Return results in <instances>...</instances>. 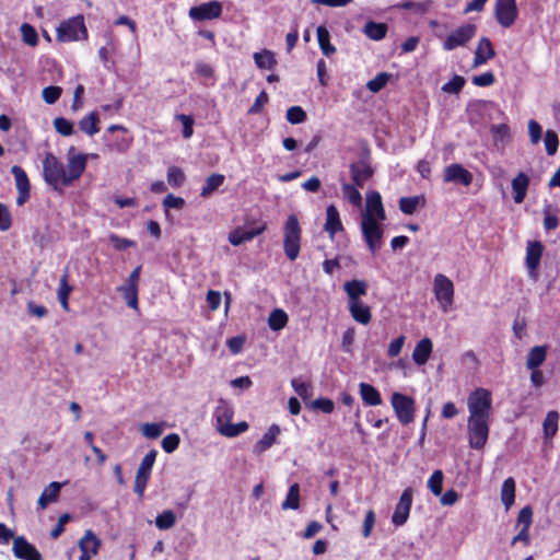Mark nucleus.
<instances>
[{
    "label": "nucleus",
    "mask_w": 560,
    "mask_h": 560,
    "mask_svg": "<svg viewBox=\"0 0 560 560\" xmlns=\"http://www.w3.org/2000/svg\"><path fill=\"white\" fill-rule=\"evenodd\" d=\"M392 74L387 72H380L372 80L368 81L366 89L373 93L383 90L389 81Z\"/></svg>",
    "instance_id": "3c124183"
},
{
    "label": "nucleus",
    "mask_w": 560,
    "mask_h": 560,
    "mask_svg": "<svg viewBox=\"0 0 560 560\" xmlns=\"http://www.w3.org/2000/svg\"><path fill=\"white\" fill-rule=\"evenodd\" d=\"M495 50L488 37H481L475 50L474 67H479L494 58Z\"/></svg>",
    "instance_id": "5701e85b"
},
{
    "label": "nucleus",
    "mask_w": 560,
    "mask_h": 560,
    "mask_svg": "<svg viewBox=\"0 0 560 560\" xmlns=\"http://www.w3.org/2000/svg\"><path fill=\"white\" fill-rule=\"evenodd\" d=\"M433 293L444 312H448L454 302V284L443 273L435 275L433 279Z\"/></svg>",
    "instance_id": "0eeeda50"
},
{
    "label": "nucleus",
    "mask_w": 560,
    "mask_h": 560,
    "mask_svg": "<svg viewBox=\"0 0 560 560\" xmlns=\"http://www.w3.org/2000/svg\"><path fill=\"white\" fill-rule=\"evenodd\" d=\"M343 197L354 207H360L362 203V196L354 184H342L341 186Z\"/></svg>",
    "instance_id": "09e8293b"
},
{
    "label": "nucleus",
    "mask_w": 560,
    "mask_h": 560,
    "mask_svg": "<svg viewBox=\"0 0 560 560\" xmlns=\"http://www.w3.org/2000/svg\"><path fill=\"white\" fill-rule=\"evenodd\" d=\"M431 4H432V2L430 0H427L423 2H415L411 0H407V1L395 4L394 8L411 11L416 14L422 15V14H425L430 10Z\"/></svg>",
    "instance_id": "79ce46f5"
},
{
    "label": "nucleus",
    "mask_w": 560,
    "mask_h": 560,
    "mask_svg": "<svg viewBox=\"0 0 560 560\" xmlns=\"http://www.w3.org/2000/svg\"><path fill=\"white\" fill-rule=\"evenodd\" d=\"M176 523V515L173 510H165L155 518V526L161 530L172 528Z\"/></svg>",
    "instance_id": "49530a36"
},
{
    "label": "nucleus",
    "mask_w": 560,
    "mask_h": 560,
    "mask_svg": "<svg viewBox=\"0 0 560 560\" xmlns=\"http://www.w3.org/2000/svg\"><path fill=\"white\" fill-rule=\"evenodd\" d=\"M56 38L59 42L68 43L88 38V30L83 15L70 18L62 21L56 30Z\"/></svg>",
    "instance_id": "20e7f679"
},
{
    "label": "nucleus",
    "mask_w": 560,
    "mask_h": 560,
    "mask_svg": "<svg viewBox=\"0 0 560 560\" xmlns=\"http://www.w3.org/2000/svg\"><path fill=\"white\" fill-rule=\"evenodd\" d=\"M100 547L101 539L91 529H88L79 540L81 552L79 560H91L93 556L97 555Z\"/></svg>",
    "instance_id": "6ab92c4d"
},
{
    "label": "nucleus",
    "mask_w": 560,
    "mask_h": 560,
    "mask_svg": "<svg viewBox=\"0 0 560 560\" xmlns=\"http://www.w3.org/2000/svg\"><path fill=\"white\" fill-rule=\"evenodd\" d=\"M302 228L295 214H290L283 226V252L290 261H294L301 252Z\"/></svg>",
    "instance_id": "f257e3e1"
},
{
    "label": "nucleus",
    "mask_w": 560,
    "mask_h": 560,
    "mask_svg": "<svg viewBox=\"0 0 560 560\" xmlns=\"http://www.w3.org/2000/svg\"><path fill=\"white\" fill-rule=\"evenodd\" d=\"M530 179L524 172H520L511 183L513 190V200L515 203H522L527 195Z\"/></svg>",
    "instance_id": "393cba45"
},
{
    "label": "nucleus",
    "mask_w": 560,
    "mask_h": 560,
    "mask_svg": "<svg viewBox=\"0 0 560 560\" xmlns=\"http://www.w3.org/2000/svg\"><path fill=\"white\" fill-rule=\"evenodd\" d=\"M544 252V245L539 241L529 242L526 248V267L533 279L537 278V270Z\"/></svg>",
    "instance_id": "aec40b11"
},
{
    "label": "nucleus",
    "mask_w": 560,
    "mask_h": 560,
    "mask_svg": "<svg viewBox=\"0 0 560 560\" xmlns=\"http://www.w3.org/2000/svg\"><path fill=\"white\" fill-rule=\"evenodd\" d=\"M176 119L183 125V137L185 139L191 138L194 133V117L190 115L178 114L176 115Z\"/></svg>",
    "instance_id": "e2e57ef3"
},
{
    "label": "nucleus",
    "mask_w": 560,
    "mask_h": 560,
    "mask_svg": "<svg viewBox=\"0 0 560 560\" xmlns=\"http://www.w3.org/2000/svg\"><path fill=\"white\" fill-rule=\"evenodd\" d=\"M248 423L246 421H241L236 424L230 423L229 425L221 427V434L226 438H235L248 430Z\"/></svg>",
    "instance_id": "6e6d98bb"
},
{
    "label": "nucleus",
    "mask_w": 560,
    "mask_h": 560,
    "mask_svg": "<svg viewBox=\"0 0 560 560\" xmlns=\"http://www.w3.org/2000/svg\"><path fill=\"white\" fill-rule=\"evenodd\" d=\"M399 210L404 214L411 215L416 212L418 207L425 206V198L423 195H417L411 197H401L398 201Z\"/></svg>",
    "instance_id": "473e14b6"
},
{
    "label": "nucleus",
    "mask_w": 560,
    "mask_h": 560,
    "mask_svg": "<svg viewBox=\"0 0 560 560\" xmlns=\"http://www.w3.org/2000/svg\"><path fill=\"white\" fill-rule=\"evenodd\" d=\"M233 415H234L233 409L230 406H228L225 402H222L214 409L213 416L215 418L217 428L220 433H221V427L229 425L231 423Z\"/></svg>",
    "instance_id": "ea45409f"
},
{
    "label": "nucleus",
    "mask_w": 560,
    "mask_h": 560,
    "mask_svg": "<svg viewBox=\"0 0 560 560\" xmlns=\"http://www.w3.org/2000/svg\"><path fill=\"white\" fill-rule=\"evenodd\" d=\"M223 5L218 0L203 2L199 5L191 7L188 15L192 21H210L219 19L222 15Z\"/></svg>",
    "instance_id": "9d476101"
},
{
    "label": "nucleus",
    "mask_w": 560,
    "mask_h": 560,
    "mask_svg": "<svg viewBox=\"0 0 560 560\" xmlns=\"http://www.w3.org/2000/svg\"><path fill=\"white\" fill-rule=\"evenodd\" d=\"M11 173L15 179V186L19 192L16 205L23 206L28 199L31 194V184L26 172L19 165L11 167Z\"/></svg>",
    "instance_id": "dca6fc26"
},
{
    "label": "nucleus",
    "mask_w": 560,
    "mask_h": 560,
    "mask_svg": "<svg viewBox=\"0 0 560 560\" xmlns=\"http://www.w3.org/2000/svg\"><path fill=\"white\" fill-rule=\"evenodd\" d=\"M166 177L167 183L174 188L180 187L186 179L183 170L178 166H170L167 170Z\"/></svg>",
    "instance_id": "864d4df0"
},
{
    "label": "nucleus",
    "mask_w": 560,
    "mask_h": 560,
    "mask_svg": "<svg viewBox=\"0 0 560 560\" xmlns=\"http://www.w3.org/2000/svg\"><path fill=\"white\" fill-rule=\"evenodd\" d=\"M280 434V428L278 424H271L267 432L261 436L260 440L256 442L254 445V452L256 454H262L267 450H269L277 441L278 435Z\"/></svg>",
    "instance_id": "bb28decb"
},
{
    "label": "nucleus",
    "mask_w": 560,
    "mask_h": 560,
    "mask_svg": "<svg viewBox=\"0 0 560 560\" xmlns=\"http://www.w3.org/2000/svg\"><path fill=\"white\" fill-rule=\"evenodd\" d=\"M88 155L79 153L68 159V171H66V186H70L79 179L86 168Z\"/></svg>",
    "instance_id": "a211bd4d"
},
{
    "label": "nucleus",
    "mask_w": 560,
    "mask_h": 560,
    "mask_svg": "<svg viewBox=\"0 0 560 560\" xmlns=\"http://www.w3.org/2000/svg\"><path fill=\"white\" fill-rule=\"evenodd\" d=\"M547 355V349L544 346H535L530 349L527 360H526V366L529 370H534L539 368L544 361L546 360Z\"/></svg>",
    "instance_id": "58836bf2"
},
{
    "label": "nucleus",
    "mask_w": 560,
    "mask_h": 560,
    "mask_svg": "<svg viewBox=\"0 0 560 560\" xmlns=\"http://www.w3.org/2000/svg\"><path fill=\"white\" fill-rule=\"evenodd\" d=\"M388 27L385 23H377L374 21H369L364 25V34L373 40H381L385 38L387 34Z\"/></svg>",
    "instance_id": "4c0bfd02"
},
{
    "label": "nucleus",
    "mask_w": 560,
    "mask_h": 560,
    "mask_svg": "<svg viewBox=\"0 0 560 560\" xmlns=\"http://www.w3.org/2000/svg\"><path fill=\"white\" fill-rule=\"evenodd\" d=\"M352 182L359 188H363L365 183L372 178L374 170L368 161L361 160L353 162L349 166Z\"/></svg>",
    "instance_id": "412c9836"
},
{
    "label": "nucleus",
    "mask_w": 560,
    "mask_h": 560,
    "mask_svg": "<svg viewBox=\"0 0 560 560\" xmlns=\"http://www.w3.org/2000/svg\"><path fill=\"white\" fill-rule=\"evenodd\" d=\"M225 176L223 174L213 173L207 179L201 189L200 196L206 198L213 194L220 186L223 185Z\"/></svg>",
    "instance_id": "37998d69"
},
{
    "label": "nucleus",
    "mask_w": 560,
    "mask_h": 560,
    "mask_svg": "<svg viewBox=\"0 0 560 560\" xmlns=\"http://www.w3.org/2000/svg\"><path fill=\"white\" fill-rule=\"evenodd\" d=\"M21 35H22V40L31 46V47H35L38 45V34L35 30V27L28 23H23L21 25Z\"/></svg>",
    "instance_id": "603ef678"
},
{
    "label": "nucleus",
    "mask_w": 560,
    "mask_h": 560,
    "mask_svg": "<svg viewBox=\"0 0 560 560\" xmlns=\"http://www.w3.org/2000/svg\"><path fill=\"white\" fill-rule=\"evenodd\" d=\"M359 393L365 406L375 407L383 402L380 390L369 383L361 382Z\"/></svg>",
    "instance_id": "a878e982"
},
{
    "label": "nucleus",
    "mask_w": 560,
    "mask_h": 560,
    "mask_svg": "<svg viewBox=\"0 0 560 560\" xmlns=\"http://www.w3.org/2000/svg\"><path fill=\"white\" fill-rule=\"evenodd\" d=\"M349 312L352 318L361 324L368 325L372 319V313L369 305L364 304L362 301L351 302L348 305Z\"/></svg>",
    "instance_id": "cd10ccee"
},
{
    "label": "nucleus",
    "mask_w": 560,
    "mask_h": 560,
    "mask_svg": "<svg viewBox=\"0 0 560 560\" xmlns=\"http://www.w3.org/2000/svg\"><path fill=\"white\" fill-rule=\"evenodd\" d=\"M515 480L512 477L506 478L501 488V501L509 511L515 502Z\"/></svg>",
    "instance_id": "c9c22d12"
},
{
    "label": "nucleus",
    "mask_w": 560,
    "mask_h": 560,
    "mask_svg": "<svg viewBox=\"0 0 560 560\" xmlns=\"http://www.w3.org/2000/svg\"><path fill=\"white\" fill-rule=\"evenodd\" d=\"M12 551L20 560H43L40 552L24 536L13 539Z\"/></svg>",
    "instance_id": "4468645a"
},
{
    "label": "nucleus",
    "mask_w": 560,
    "mask_h": 560,
    "mask_svg": "<svg viewBox=\"0 0 560 560\" xmlns=\"http://www.w3.org/2000/svg\"><path fill=\"white\" fill-rule=\"evenodd\" d=\"M255 65L259 69H273L277 65L275 54L271 50L264 49L254 54Z\"/></svg>",
    "instance_id": "a19ab883"
},
{
    "label": "nucleus",
    "mask_w": 560,
    "mask_h": 560,
    "mask_svg": "<svg viewBox=\"0 0 560 560\" xmlns=\"http://www.w3.org/2000/svg\"><path fill=\"white\" fill-rule=\"evenodd\" d=\"M559 145L558 135L553 130H547L545 133V148L548 155H553Z\"/></svg>",
    "instance_id": "680f3d73"
},
{
    "label": "nucleus",
    "mask_w": 560,
    "mask_h": 560,
    "mask_svg": "<svg viewBox=\"0 0 560 560\" xmlns=\"http://www.w3.org/2000/svg\"><path fill=\"white\" fill-rule=\"evenodd\" d=\"M343 289L349 298V303L361 301L360 296L365 295L368 284L363 280H350L343 285Z\"/></svg>",
    "instance_id": "2f4dec72"
},
{
    "label": "nucleus",
    "mask_w": 560,
    "mask_h": 560,
    "mask_svg": "<svg viewBox=\"0 0 560 560\" xmlns=\"http://www.w3.org/2000/svg\"><path fill=\"white\" fill-rule=\"evenodd\" d=\"M324 230L328 233L330 240H334L338 232L343 231L340 214L335 205H329L326 208V222L324 224Z\"/></svg>",
    "instance_id": "b1692460"
},
{
    "label": "nucleus",
    "mask_w": 560,
    "mask_h": 560,
    "mask_svg": "<svg viewBox=\"0 0 560 560\" xmlns=\"http://www.w3.org/2000/svg\"><path fill=\"white\" fill-rule=\"evenodd\" d=\"M559 412L550 410L547 412L546 418L542 422V432L545 440H551L558 432L559 428Z\"/></svg>",
    "instance_id": "72a5a7b5"
},
{
    "label": "nucleus",
    "mask_w": 560,
    "mask_h": 560,
    "mask_svg": "<svg viewBox=\"0 0 560 560\" xmlns=\"http://www.w3.org/2000/svg\"><path fill=\"white\" fill-rule=\"evenodd\" d=\"M266 229L267 224L265 222L252 229L236 228L229 234V242L234 246L242 245L243 243L248 242L264 233Z\"/></svg>",
    "instance_id": "4be33fe9"
},
{
    "label": "nucleus",
    "mask_w": 560,
    "mask_h": 560,
    "mask_svg": "<svg viewBox=\"0 0 560 560\" xmlns=\"http://www.w3.org/2000/svg\"><path fill=\"white\" fill-rule=\"evenodd\" d=\"M54 127L58 133L65 137H69L74 132L73 124L63 117L55 118Z\"/></svg>",
    "instance_id": "bf43d9fd"
},
{
    "label": "nucleus",
    "mask_w": 560,
    "mask_h": 560,
    "mask_svg": "<svg viewBox=\"0 0 560 560\" xmlns=\"http://www.w3.org/2000/svg\"><path fill=\"white\" fill-rule=\"evenodd\" d=\"M468 443L474 450H481L486 445L490 432V418H468Z\"/></svg>",
    "instance_id": "39448f33"
},
{
    "label": "nucleus",
    "mask_w": 560,
    "mask_h": 560,
    "mask_svg": "<svg viewBox=\"0 0 560 560\" xmlns=\"http://www.w3.org/2000/svg\"><path fill=\"white\" fill-rule=\"evenodd\" d=\"M109 241L116 250H126L127 248L133 247L136 245L135 241L120 237L117 234H110Z\"/></svg>",
    "instance_id": "69168bd1"
},
{
    "label": "nucleus",
    "mask_w": 560,
    "mask_h": 560,
    "mask_svg": "<svg viewBox=\"0 0 560 560\" xmlns=\"http://www.w3.org/2000/svg\"><path fill=\"white\" fill-rule=\"evenodd\" d=\"M282 510H298L300 508V486H290L285 500L281 504Z\"/></svg>",
    "instance_id": "a18cd8bd"
},
{
    "label": "nucleus",
    "mask_w": 560,
    "mask_h": 560,
    "mask_svg": "<svg viewBox=\"0 0 560 560\" xmlns=\"http://www.w3.org/2000/svg\"><path fill=\"white\" fill-rule=\"evenodd\" d=\"M494 15L501 26H512L517 18L516 0H497Z\"/></svg>",
    "instance_id": "f8f14e48"
},
{
    "label": "nucleus",
    "mask_w": 560,
    "mask_h": 560,
    "mask_svg": "<svg viewBox=\"0 0 560 560\" xmlns=\"http://www.w3.org/2000/svg\"><path fill=\"white\" fill-rule=\"evenodd\" d=\"M285 117H287V120L292 125L302 124L307 118L305 110L299 105L291 106L287 110Z\"/></svg>",
    "instance_id": "4d7b16f0"
},
{
    "label": "nucleus",
    "mask_w": 560,
    "mask_h": 560,
    "mask_svg": "<svg viewBox=\"0 0 560 560\" xmlns=\"http://www.w3.org/2000/svg\"><path fill=\"white\" fill-rule=\"evenodd\" d=\"M288 320L287 313L281 308H276L268 317V326L271 330L278 331L287 326Z\"/></svg>",
    "instance_id": "c03bdc74"
},
{
    "label": "nucleus",
    "mask_w": 560,
    "mask_h": 560,
    "mask_svg": "<svg viewBox=\"0 0 560 560\" xmlns=\"http://www.w3.org/2000/svg\"><path fill=\"white\" fill-rule=\"evenodd\" d=\"M412 489L406 488L400 498L398 503L396 504L395 511L392 515V523L395 526H402L409 518L411 505H412Z\"/></svg>",
    "instance_id": "ddd939ff"
},
{
    "label": "nucleus",
    "mask_w": 560,
    "mask_h": 560,
    "mask_svg": "<svg viewBox=\"0 0 560 560\" xmlns=\"http://www.w3.org/2000/svg\"><path fill=\"white\" fill-rule=\"evenodd\" d=\"M141 431L148 439H158L163 432V427L160 423H144Z\"/></svg>",
    "instance_id": "774afa93"
},
{
    "label": "nucleus",
    "mask_w": 560,
    "mask_h": 560,
    "mask_svg": "<svg viewBox=\"0 0 560 560\" xmlns=\"http://www.w3.org/2000/svg\"><path fill=\"white\" fill-rule=\"evenodd\" d=\"M156 450L149 451L141 460L137 470L133 491L138 494L139 499L143 498L144 490L151 477V471L156 459Z\"/></svg>",
    "instance_id": "6e6552de"
},
{
    "label": "nucleus",
    "mask_w": 560,
    "mask_h": 560,
    "mask_svg": "<svg viewBox=\"0 0 560 560\" xmlns=\"http://www.w3.org/2000/svg\"><path fill=\"white\" fill-rule=\"evenodd\" d=\"M477 32L476 24L466 23L455 28L443 42L444 50H454L459 46H465Z\"/></svg>",
    "instance_id": "1a4fd4ad"
},
{
    "label": "nucleus",
    "mask_w": 560,
    "mask_h": 560,
    "mask_svg": "<svg viewBox=\"0 0 560 560\" xmlns=\"http://www.w3.org/2000/svg\"><path fill=\"white\" fill-rule=\"evenodd\" d=\"M98 124V114L96 112H92L79 121V128L84 133L89 136H94L100 131Z\"/></svg>",
    "instance_id": "e433bc0d"
},
{
    "label": "nucleus",
    "mask_w": 560,
    "mask_h": 560,
    "mask_svg": "<svg viewBox=\"0 0 560 560\" xmlns=\"http://www.w3.org/2000/svg\"><path fill=\"white\" fill-rule=\"evenodd\" d=\"M533 523V509L529 505L524 506L518 512L515 528L529 529Z\"/></svg>",
    "instance_id": "8fccbe9b"
},
{
    "label": "nucleus",
    "mask_w": 560,
    "mask_h": 560,
    "mask_svg": "<svg viewBox=\"0 0 560 560\" xmlns=\"http://www.w3.org/2000/svg\"><path fill=\"white\" fill-rule=\"evenodd\" d=\"M471 82L481 88L490 86L495 82V75L492 71H487L471 78Z\"/></svg>",
    "instance_id": "0e129e2a"
},
{
    "label": "nucleus",
    "mask_w": 560,
    "mask_h": 560,
    "mask_svg": "<svg viewBox=\"0 0 560 560\" xmlns=\"http://www.w3.org/2000/svg\"><path fill=\"white\" fill-rule=\"evenodd\" d=\"M472 174L458 163L446 166L443 174L445 183H457L464 186H469L472 183Z\"/></svg>",
    "instance_id": "f3484780"
},
{
    "label": "nucleus",
    "mask_w": 560,
    "mask_h": 560,
    "mask_svg": "<svg viewBox=\"0 0 560 560\" xmlns=\"http://www.w3.org/2000/svg\"><path fill=\"white\" fill-rule=\"evenodd\" d=\"M390 402L398 421L402 425H407L413 421L416 408L412 397L395 392L390 397Z\"/></svg>",
    "instance_id": "423d86ee"
},
{
    "label": "nucleus",
    "mask_w": 560,
    "mask_h": 560,
    "mask_svg": "<svg viewBox=\"0 0 560 560\" xmlns=\"http://www.w3.org/2000/svg\"><path fill=\"white\" fill-rule=\"evenodd\" d=\"M318 46L326 57H331L336 52V47L330 43V34L325 25L317 27Z\"/></svg>",
    "instance_id": "f704fd0d"
},
{
    "label": "nucleus",
    "mask_w": 560,
    "mask_h": 560,
    "mask_svg": "<svg viewBox=\"0 0 560 560\" xmlns=\"http://www.w3.org/2000/svg\"><path fill=\"white\" fill-rule=\"evenodd\" d=\"M61 483L52 481L44 489L37 500V509L44 510L49 503L56 502L59 498Z\"/></svg>",
    "instance_id": "7c9ffc66"
},
{
    "label": "nucleus",
    "mask_w": 560,
    "mask_h": 560,
    "mask_svg": "<svg viewBox=\"0 0 560 560\" xmlns=\"http://www.w3.org/2000/svg\"><path fill=\"white\" fill-rule=\"evenodd\" d=\"M433 345L430 338L421 339L415 347L412 360L417 365H423L428 362L432 353Z\"/></svg>",
    "instance_id": "c85d7f7f"
},
{
    "label": "nucleus",
    "mask_w": 560,
    "mask_h": 560,
    "mask_svg": "<svg viewBox=\"0 0 560 560\" xmlns=\"http://www.w3.org/2000/svg\"><path fill=\"white\" fill-rule=\"evenodd\" d=\"M490 132L492 135L493 142L495 145L499 142L504 143L511 138L510 127L506 124L492 125L490 127Z\"/></svg>",
    "instance_id": "de8ad7c7"
},
{
    "label": "nucleus",
    "mask_w": 560,
    "mask_h": 560,
    "mask_svg": "<svg viewBox=\"0 0 560 560\" xmlns=\"http://www.w3.org/2000/svg\"><path fill=\"white\" fill-rule=\"evenodd\" d=\"M179 443V435L176 433H171L164 436V439L162 440V448L166 453H173L175 450H177Z\"/></svg>",
    "instance_id": "338daca9"
},
{
    "label": "nucleus",
    "mask_w": 560,
    "mask_h": 560,
    "mask_svg": "<svg viewBox=\"0 0 560 560\" xmlns=\"http://www.w3.org/2000/svg\"><path fill=\"white\" fill-rule=\"evenodd\" d=\"M468 418H490L492 411V394L489 389L478 387L467 397Z\"/></svg>",
    "instance_id": "f03ea898"
},
{
    "label": "nucleus",
    "mask_w": 560,
    "mask_h": 560,
    "mask_svg": "<svg viewBox=\"0 0 560 560\" xmlns=\"http://www.w3.org/2000/svg\"><path fill=\"white\" fill-rule=\"evenodd\" d=\"M443 472L440 469H436L432 472L431 477L428 480V488L434 495H441L443 491Z\"/></svg>",
    "instance_id": "5fc2aeb1"
},
{
    "label": "nucleus",
    "mask_w": 560,
    "mask_h": 560,
    "mask_svg": "<svg viewBox=\"0 0 560 560\" xmlns=\"http://www.w3.org/2000/svg\"><path fill=\"white\" fill-rule=\"evenodd\" d=\"M384 221L386 219L382 196L378 191L372 190L366 194V211L362 220Z\"/></svg>",
    "instance_id": "2eb2a0df"
},
{
    "label": "nucleus",
    "mask_w": 560,
    "mask_h": 560,
    "mask_svg": "<svg viewBox=\"0 0 560 560\" xmlns=\"http://www.w3.org/2000/svg\"><path fill=\"white\" fill-rule=\"evenodd\" d=\"M362 234L372 254L382 247L383 229L376 220H362Z\"/></svg>",
    "instance_id": "9b49d317"
},
{
    "label": "nucleus",
    "mask_w": 560,
    "mask_h": 560,
    "mask_svg": "<svg viewBox=\"0 0 560 560\" xmlns=\"http://www.w3.org/2000/svg\"><path fill=\"white\" fill-rule=\"evenodd\" d=\"M73 287L69 283V272L66 270L59 279V287L57 290V298L63 311L69 312V298Z\"/></svg>",
    "instance_id": "c756f323"
},
{
    "label": "nucleus",
    "mask_w": 560,
    "mask_h": 560,
    "mask_svg": "<svg viewBox=\"0 0 560 560\" xmlns=\"http://www.w3.org/2000/svg\"><path fill=\"white\" fill-rule=\"evenodd\" d=\"M465 83L466 80L464 77L455 74L448 82L443 84L442 91L445 93L457 94L463 90Z\"/></svg>",
    "instance_id": "13d9d810"
},
{
    "label": "nucleus",
    "mask_w": 560,
    "mask_h": 560,
    "mask_svg": "<svg viewBox=\"0 0 560 560\" xmlns=\"http://www.w3.org/2000/svg\"><path fill=\"white\" fill-rule=\"evenodd\" d=\"M62 89L56 85H49L43 89L42 96L47 104H55L61 96Z\"/></svg>",
    "instance_id": "052dcab7"
},
{
    "label": "nucleus",
    "mask_w": 560,
    "mask_h": 560,
    "mask_svg": "<svg viewBox=\"0 0 560 560\" xmlns=\"http://www.w3.org/2000/svg\"><path fill=\"white\" fill-rule=\"evenodd\" d=\"M43 176L46 184L56 190L67 187L65 165L51 152H47L43 159Z\"/></svg>",
    "instance_id": "7ed1b4c3"
}]
</instances>
